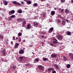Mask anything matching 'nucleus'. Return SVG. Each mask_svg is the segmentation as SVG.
Masks as SVG:
<instances>
[{
	"instance_id": "1",
	"label": "nucleus",
	"mask_w": 73,
	"mask_h": 73,
	"mask_svg": "<svg viewBox=\"0 0 73 73\" xmlns=\"http://www.w3.org/2000/svg\"><path fill=\"white\" fill-rule=\"evenodd\" d=\"M15 12V10H12L9 12V15H12Z\"/></svg>"
},
{
	"instance_id": "2",
	"label": "nucleus",
	"mask_w": 73,
	"mask_h": 73,
	"mask_svg": "<svg viewBox=\"0 0 73 73\" xmlns=\"http://www.w3.org/2000/svg\"><path fill=\"white\" fill-rule=\"evenodd\" d=\"M51 57L52 58H57V54H52L51 55Z\"/></svg>"
},
{
	"instance_id": "3",
	"label": "nucleus",
	"mask_w": 73,
	"mask_h": 73,
	"mask_svg": "<svg viewBox=\"0 0 73 73\" xmlns=\"http://www.w3.org/2000/svg\"><path fill=\"white\" fill-rule=\"evenodd\" d=\"M54 29V28L53 27H51L50 29L48 31V33H52L53 31V30Z\"/></svg>"
},
{
	"instance_id": "4",
	"label": "nucleus",
	"mask_w": 73,
	"mask_h": 73,
	"mask_svg": "<svg viewBox=\"0 0 73 73\" xmlns=\"http://www.w3.org/2000/svg\"><path fill=\"white\" fill-rule=\"evenodd\" d=\"M13 4H15L16 5H21V4L18 3L17 2H16V1H13Z\"/></svg>"
},
{
	"instance_id": "5",
	"label": "nucleus",
	"mask_w": 73,
	"mask_h": 73,
	"mask_svg": "<svg viewBox=\"0 0 73 73\" xmlns=\"http://www.w3.org/2000/svg\"><path fill=\"white\" fill-rule=\"evenodd\" d=\"M53 66H54V67H55V68H56L57 70H58V69H59V66H58V65L56 64H54Z\"/></svg>"
},
{
	"instance_id": "6",
	"label": "nucleus",
	"mask_w": 73,
	"mask_h": 73,
	"mask_svg": "<svg viewBox=\"0 0 73 73\" xmlns=\"http://www.w3.org/2000/svg\"><path fill=\"white\" fill-rule=\"evenodd\" d=\"M38 68H39V70H41L44 69V66L41 65H40L38 66Z\"/></svg>"
},
{
	"instance_id": "7",
	"label": "nucleus",
	"mask_w": 73,
	"mask_h": 73,
	"mask_svg": "<svg viewBox=\"0 0 73 73\" xmlns=\"http://www.w3.org/2000/svg\"><path fill=\"white\" fill-rule=\"evenodd\" d=\"M19 46V44L18 43H16L15 44V46H14V48L16 49V48H18V47Z\"/></svg>"
},
{
	"instance_id": "8",
	"label": "nucleus",
	"mask_w": 73,
	"mask_h": 73,
	"mask_svg": "<svg viewBox=\"0 0 73 73\" xmlns=\"http://www.w3.org/2000/svg\"><path fill=\"white\" fill-rule=\"evenodd\" d=\"M69 55L72 60H73V54L72 53H70Z\"/></svg>"
},
{
	"instance_id": "9",
	"label": "nucleus",
	"mask_w": 73,
	"mask_h": 73,
	"mask_svg": "<svg viewBox=\"0 0 73 73\" xmlns=\"http://www.w3.org/2000/svg\"><path fill=\"white\" fill-rule=\"evenodd\" d=\"M58 37L59 40H62V38H63L62 36H61V35H58Z\"/></svg>"
},
{
	"instance_id": "10",
	"label": "nucleus",
	"mask_w": 73,
	"mask_h": 73,
	"mask_svg": "<svg viewBox=\"0 0 73 73\" xmlns=\"http://www.w3.org/2000/svg\"><path fill=\"white\" fill-rule=\"evenodd\" d=\"M24 50H21L19 51V53L20 54H23L24 53Z\"/></svg>"
},
{
	"instance_id": "11",
	"label": "nucleus",
	"mask_w": 73,
	"mask_h": 73,
	"mask_svg": "<svg viewBox=\"0 0 73 73\" xmlns=\"http://www.w3.org/2000/svg\"><path fill=\"white\" fill-rule=\"evenodd\" d=\"M33 24L34 26L38 25V23L37 22H35L33 23Z\"/></svg>"
},
{
	"instance_id": "12",
	"label": "nucleus",
	"mask_w": 73,
	"mask_h": 73,
	"mask_svg": "<svg viewBox=\"0 0 73 73\" xmlns=\"http://www.w3.org/2000/svg\"><path fill=\"white\" fill-rule=\"evenodd\" d=\"M55 14V11H52L51 12V16H53Z\"/></svg>"
},
{
	"instance_id": "13",
	"label": "nucleus",
	"mask_w": 73,
	"mask_h": 73,
	"mask_svg": "<svg viewBox=\"0 0 73 73\" xmlns=\"http://www.w3.org/2000/svg\"><path fill=\"white\" fill-rule=\"evenodd\" d=\"M63 60L64 61H66L67 60V58L65 56H63Z\"/></svg>"
},
{
	"instance_id": "14",
	"label": "nucleus",
	"mask_w": 73,
	"mask_h": 73,
	"mask_svg": "<svg viewBox=\"0 0 73 73\" xmlns=\"http://www.w3.org/2000/svg\"><path fill=\"white\" fill-rule=\"evenodd\" d=\"M31 25L30 24H28L27 26V28L28 29H31Z\"/></svg>"
},
{
	"instance_id": "15",
	"label": "nucleus",
	"mask_w": 73,
	"mask_h": 73,
	"mask_svg": "<svg viewBox=\"0 0 73 73\" xmlns=\"http://www.w3.org/2000/svg\"><path fill=\"white\" fill-rule=\"evenodd\" d=\"M65 12L66 13H69V11L68 9H65Z\"/></svg>"
},
{
	"instance_id": "16",
	"label": "nucleus",
	"mask_w": 73,
	"mask_h": 73,
	"mask_svg": "<svg viewBox=\"0 0 73 73\" xmlns=\"http://www.w3.org/2000/svg\"><path fill=\"white\" fill-rule=\"evenodd\" d=\"M26 22H25V21H24L22 25L23 27H25V26L26 25Z\"/></svg>"
},
{
	"instance_id": "17",
	"label": "nucleus",
	"mask_w": 73,
	"mask_h": 73,
	"mask_svg": "<svg viewBox=\"0 0 73 73\" xmlns=\"http://www.w3.org/2000/svg\"><path fill=\"white\" fill-rule=\"evenodd\" d=\"M24 58L23 56H21L19 57L20 61L21 62L23 61Z\"/></svg>"
},
{
	"instance_id": "18",
	"label": "nucleus",
	"mask_w": 73,
	"mask_h": 73,
	"mask_svg": "<svg viewBox=\"0 0 73 73\" xmlns=\"http://www.w3.org/2000/svg\"><path fill=\"white\" fill-rule=\"evenodd\" d=\"M3 53V56H5V50H2Z\"/></svg>"
},
{
	"instance_id": "19",
	"label": "nucleus",
	"mask_w": 73,
	"mask_h": 73,
	"mask_svg": "<svg viewBox=\"0 0 73 73\" xmlns=\"http://www.w3.org/2000/svg\"><path fill=\"white\" fill-rule=\"evenodd\" d=\"M22 21V19L21 18H19V19H18L17 20V21H18V23H19L20 22V21Z\"/></svg>"
},
{
	"instance_id": "20",
	"label": "nucleus",
	"mask_w": 73,
	"mask_h": 73,
	"mask_svg": "<svg viewBox=\"0 0 73 73\" xmlns=\"http://www.w3.org/2000/svg\"><path fill=\"white\" fill-rule=\"evenodd\" d=\"M62 25H64L66 22L64 21H62Z\"/></svg>"
},
{
	"instance_id": "21",
	"label": "nucleus",
	"mask_w": 73,
	"mask_h": 73,
	"mask_svg": "<svg viewBox=\"0 0 73 73\" xmlns=\"http://www.w3.org/2000/svg\"><path fill=\"white\" fill-rule=\"evenodd\" d=\"M68 36H70L71 35V33L69 31H68L67 32V34Z\"/></svg>"
},
{
	"instance_id": "22",
	"label": "nucleus",
	"mask_w": 73,
	"mask_h": 73,
	"mask_svg": "<svg viewBox=\"0 0 73 73\" xmlns=\"http://www.w3.org/2000/svg\"><path fill=\"white\" fill-rule=\"evenodd\" d=\"M70 67V65L69 64H68L67 65V68L68 69H69V68Z\"/></svg>"
},
{
	"instance_id": "23",
	"label": "nucleus",
	"mask_w": 73,
	"mask_h": 73,
	"mask_svg": "<svg viewBox=\"0 0 73 73\" xmlns=\"http://www.w3.org/2000/svg\"><path fill=\"white\" fill-rule=\"evenodd\" d=\"M4 4L5 5H8V2L7 1H5L4 2Z\"/></svg>"
},
{
	"instance_id": "24",
	"label": "nucleus",
	"mask_w": 73,
	"mask_h": 73,
	"mask_svg": "<svg viewBox=\"0 0 73 73\" xmlns=\"http://www.w3.org/2000/svg\"><path fill=\"white\" fill-rule=\"evenodd\" d=\"M27 3H28V4H31V1H28L27 2Z\"/></svg>"
},
{
	"instance_id": "25",
	"label": "nucleus",
	"mask_w": 73,
	"mask_h": 73,
	"mask_svg": "<svg viewBox=\"0 0 73 73\" xmlns=\"http://www.w3.org/2000/svg\"><path fill=\"white\" fill-rule=\"evenodd\" d=\"M49 44L51 46H54V44H53V43H50Z\"/></svg>"
},
{
	"instance_id": "26",
	"label": "nucleus",
	"mask_w": 73,
	"mask_h": 73,
	"mask_svg": "<svg viewBox=\"0 0 73 73\" xmlns=\"http://www.w3.org/2000/svg\"><path fill=\"white\" fill-rule=\"evenodd\" d=\"M65 0H61L60 2H61V3H64L65 2Z\"/></svg>"
},
{
	"instance_id": "27",
	"label": "nucleus",
	"mask_w": 73,
	"mask_h": 73,
	"mask_svg": "<svg viewBox=\"0 0 73 73\" xmlns=\"http://www.w3.org/2000/svg\"><path fill=\"white\" fill-rule=\"evenodd\" d=\"M10 17L11 18H14L15 17V15H12Z\"/></svg>"
},
{
	"instance_id": "28",
	"label": "nucleus",
	"mask_w": 73,
	"mask_h": 73,
	"mask_svg": "<svg viewBox=\"0 0 73 73\" xmlns=\"http://www.w3.org/2000/svg\"><path fill=\"white\" fill-rule=\"evenodd\" d=\"M12 67L13 69H16V66H13Z\"/></svg>"
},
{
	"instance_id": "29",
	"label": "nucleus",
	"mask_w": 73,
	"mask_h": 73,
	"mask_svg": "<svg viewBox=\"0 0 73 73\" xmlns=\"http://www.w3.org/2000/svg\"><path fill=\"white\" fill-rule=\"evenodd\" d=\"M8 19L9 21H11V20H12V19L11 18V17H9L8 18Z\"/></svg>"
},
{
	"instance_id": "30",
	"label": "nucleus",
	"mask_w": 73,
	"mask_h": 73,
	"mask_svg": "<svg viewBox=\"0 0 73 73\" xmlns=\"http://www.w3.org/2000/svg\"><path fill=\"white\" fill-rule=\"evenodd\" d=\"M22 35V33H18V36H19V37H20V36H21V35Z\"/></svg>"
},
{
	"instance_id": "31",
	"label": "nucleus",
	"mask_w": 73,
	"mask_h": 73,
	"mask_svg": "<svg viewBox=\"0 0 73 73\" xmlns=\"http://www.w3.org/2000/svg\"><path fill=\"white\" fill-rule=\"evenodd\" d=\"M18 12L19 13H22V11L21 10L18 11Z\"/></svg>"
},
{
	"instance_id": "32",
	"label": "nucleus",
	"mask_w": 73,
	"mask_h": 73,
	"mask_svg": "<svg viewBox=\"0 0 73 73\" xmlns=\"http://www.w3.org/2000/svg\"><path fill=\"white\" fill-rule=\"evenodd\" d=\"M34 5L35 7H37V4L36 3H35L34 4Z\"/></svg>"
},
{
	"instance_id": "33",
	"label": "nucleus",
	"mask_w": 73,
	"mask_h": 73,
	"mask_svg": "<svg viewBox=\"0 0 73 73\" xmlns=\"http://www.w3.org/2000/svg\"><path fill=\"white\" fill-rule=\"evenodd\" d=\"M53 43H54V44H57V42H56L54 40H53Z\"/></svg>"
},
{
	"instance_id": "34",
	"label": "nucleus",
	"mask_w": 73,
	"mask_h": 73,
	"mask_svg": "<svg viewBox=\"0 0 73 73\" xmlns=\"http://www.w3.org/2000/svg\"><path fill=\"white\" fill-rule=\"evenodd\" d=\"M53 40H54V41H57V39H56L55 38H54L53 39Z\"/></svg>"
},
{
	"instance_id": "35",
	"label": "nucleus",
	"mask_w": 73,
	"mask_h": 73,
	"mask_svg": "<svg viewBox=\"0 0 73 73\" xmlns=\"http://www.w3.org/2000/svg\"><path fill=\"white\" fill-rule=\"evenodd\" d=\"M35 60L36 62H38L39 61V59L38 58L36 59Z\"/></svg>"
},
{
	"instance_id": "36",
	"label": "nucleus",
	"mask_w": 73,
	"mask_h": 73,
	"mask_svg": "<svg viewBox=\"0 0 73 73\" xmlns=\"http://www.w3.org/2000/svg\"><path fill=\"white\" fill-rule=\"evenodd\" d=\"M43 60L44 61H46V60H47V58H43Z\"/></svg>"
},
{
	"instance_id": "37",
	"label": "nucleus",
	"mask_w": 73,
	"mask_h": 73,
	"mask_svg": "<svg viewBox=\"0 0 73 73\" xmlns=\"http://www.w3.org/2000/svg\"><path fill=\"white\" fill-rule=\"evenodd\" d=\"M51 71V68H50L48 69V71L49 72V71Z\"/></svg>"
},
{
	"instance_id": "38",
	"label": "nucleus",
	"mask_w": 73,
	"mask_h": 73,
	"mask_svg": "<svg viewBox=\"0 0 73 73\" xmlns=\"http://www.w3.org/2000/svg\"><path fill=\"white\" fill-rule=\"evenodd\" d=\"M19 42H20V41H21V38L19 37Z\"/></svg>"
},
{
	"instance_id": "39",
	"label": "nucleus",
	"mask_w": 73,
	"mask_h": 73,
	"mask_svg": "<svg viewBox=\"0 0 73 73\" xmlns=\"http://www.w3.org/2000/svg\"><path fill=\"white\" fill-rule=\"evenodd\" d=\"M52 73H56V72L55 70H54L52 72Z\"/></svg>"
},
{
	"instance_id": "40",
	"label": "nucleus",
	"mask_w": 73,
	"mask_h": 73,
	"mask_svg": "<svg viewBox=\"0 0 73 73\" xmlns=\"http://www.w3.org/2000/svg\"><path fill=\"white\" fill-rule=\"evenodd\" d=\"M64 9H62L61 11V13H63V12H64Z\"/></svg>"
},
{
	"instance_id": "41",
	"label": "nucleus",
	"mask_w": 73,
	"mask_h": 73,
	"mask_svg": "<svg viewBox=\"0 0 73 73\" xmlns=\"http://www.w3.org/2000/svg\"><path fill=\"white\" fill-rule=\"evenodd\" d=\"M13 40H15V36H13Z\"/></svg>"
},
{
	"instance_id": "42",
	"label": "nucleus",
	"mask_w": 73,
	"mask_h": 73,
	"mask_svg": "<svg viewBox=\"0 0 73 73\" xmlns=\"http://www.w3.org/2000/svg\"><path fill=\"white\" fill-rule=\"evenodd\" d=\"M51 68V70H52V71H54V68Z\"/></svg>"
},
{
	"instance_id": "43",
	"label": "nucleus",
	"mask_w": 73,
	"mask_h": 73,
	"mask_svg": "<svg viewBox=\"0 0 73 73\" xmlns=\"http://www.w3.org/2000/svg\"><path fill=\"white\" fill-rule=\"evenodd\" d=\"M29 65H29V64H26L25 66H29Z\"/></svg>"
},
{
	"instance_id": "44",
	"label": "nucleus",
	"mask_w": 73,
	"mask_h": 73,
	"mask_svg": "<svg viewBox=\"0 0 73 73\" xmlns=\"http://www.w3.org/2000/svg\"><path fill=\"white\" fill-rule=\"evenodd\" d=\"M0 38H1L3 39V36H1L0 35Z\"/></svg>"
},
{
	"instance_id": "45",
	"label": "nucleus",
	"mask_w": 73,
	"mask_h": 73,
	"mask_svg": "<svg viewBox=\"0 0 73 73\" xmlns=\"http://www.w3.org/2000/svg\"><path fill=\"white\" fill-rule=\"evenodd\" d=\"M57 9L59 11H61V8H58Z\"/></svg>"
},
{
	"instance_id": "46",
	"label": "nucleus",
	"mask_w": 73,
	"mask_h": 73,
	"mask_svg": "<svg viewBox=\"0 0 73 73\" xmlns=\"http://www.w3.org/2000/svg\"><path fill=\"white\" fill-rule=\"evenodd\" d=\"M57 21H58V23H60V20L59 19Z\"/></svg>"
},
{
	"instance_id": "47",
	"label": "nucleus",
	"mask_w": 73,
	"mask_h": 73,
	"mask_svg": "<svg viewBox=\"0 0 73 73\" xmlns=\"http://www.w3.org/2000/svg\"><path fill=\"white\" fill-rule=\"evenodd\" d=\"M21 4H23V5L24 4V3L23 2H21Z\"/></svg>"
},
{
	"instance_id": "48",
	"label": "nucleus",
	"mask_w": 73,
	"mask_h": 73,
	"mask_svg": "<svg viewBox=\"0 0 73 73\" xmlns=\"http://www.w3.org/2000/svg\"><path fill=\"white\" fill-rule=\"evenodd\" d=\"M5 41V43L6 44H8V42H7V41Z\"/></svg>"
},
{
	"instance_id": "49",
	"label": "nucleus",
	"mask_w": 73,
	"mask_h": 73,
	"mask_svg": "<svg viewBox=\"0 0 73 73\" xmlns=\"http://www.w3.org/2000/svg\"><path fill=\"white\" fill-rule=\"evenodd\" d=\"M56 61H59V60H58V59L57 58L56 59Z\"/></svg>"
},
{
	"instance_id": "50",
	"label": "nucleus",
	"mask_w": 73,
	"mask_h": 73,
	"mask_svg": "<svg viewBox=\"0 0 73 73\" xmlns=\"http://www.w3.org/2000/svg\"><path fill=\"white\" fill-rule=\"evenodd\" d=\"M66 20L67 22H68V21H69V20H68V19H66Z\"/></svg>"
},
{
	"instance_id": "51",
	"label": "nucleus",
	"mask_w": 73,
	"mask_h": 73,
	"mask_svg": "<svg viewBox=\"0 0 73 73\" xmlns=\"http://www.w3.org/2000/svg\"><path fill=\"white\" fill-rule=\"evenodd\" d=\"M18 37H16V40H18Z\"/></svg>"
},
{
	"instance_id": "52",
	"label": "nucleus",
	"mask_w": 73,
	"mask_h": 73,
	"mask_svg": "<svg viewBox=\"0 0 73 73\" xmlns=\"http://www.w3.org/2000/svg\"><path fill=\"white\" fill-rule=\"evenodd\" d=\"M54 10H56V9H57V8H54Z\"/></svg>"
},
{
	"instance_id": "53",
	"label": "nucleus",
	"mask_w": 73,
	"mask_h": 73,
	"mask_svg": "<svg viewBox=\"0 0 73 73\" xmlns=\"http://www.w3.org/2000/svg\"><path fill=\"white\" fill-rule=\"evenodd\" d=\"M71 3H73V0H71Z\"/></svg>"
},
{
	"instance_id": "54",
	"label": "nucleus",
	"mask_w": 73,
	"mask_h": 73,
	"mask_svg": "<svg viewBox=\"0 0 73 73\" xmlns=\"http://www.w3.org/2000/svg\"><path fill=\"white\" fill-rule=\"evenodd\" d=\"M23 42H25V40H23Z\"/></svg>"
},
{
	"instance_id": "55",
	"label": "nucleus",
	"mask_w": 73,
	"mask_h": 73,
	"mask_svg": "<svg viewBox=\"0 0 73 73\" xmlns=\"http://www.w3.org/2000/svg\"><path fill=\"white\" fill-rule=\"evenodd\" d=\"M42 38H44V36H42Z\"/></svg>"
},
{
	"instance_id": "56",
	"label": "nucleus",
	"mask_w": 73,
	"mask_h": 73,
	"mask_svg": "<svg viewBox=\"0 0 73 73\" xmlns=\"http://www.w3.org/2000/svg\"><path fill=\"white\" fill-rule=\"evenodd\" d=\"M7 41H9V39H7Z\"/></svg>"
},
{
	"instance_id": "57",
	"label": "nucleus",
	"mask_w": 73,
	"mask_h": 73,
	"mask_svg": "<svg viewBox=\"0 0 73 73\" xmlns=\"http://www.w3.org/2000/svg\"><path fill=\"white\" fill-rule=\"evenodd\" d=\"M43 15L44 16H45V14H43Z\"/></svg>"
},
{
	"instance_id": "58",
	"label": "nucleus",
	"mask_w": 73,
	"mask_h": 73,
	"mask_svg": "<svg viewBox=\"0 0 73 73\" xmlns=\"http://www.w3.org/2000/svg\"><path fill=\"white\" fill-rule=\"evenodd\" d=\"M11 43H13V42H11Z\"/></svg>"
},
{
	"instance_id": "59",
	"label": "nucleus",
	"mask_w": 73,
	"mask_h": 73,
	"mask_svg": "<svg viewBox=\"0 0 73 73\" xmlns=\"http://www.w3.org/2000/svg\"><path fill=\"white\" fill-rule=\"evenodd\" d=\"M26 0H24V1H26Z\"/></svg>"
}]
</instances>
